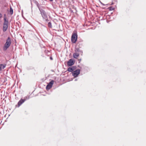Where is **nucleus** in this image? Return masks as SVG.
<instances>
[{
	"instance_id": "11",
	"label": "nucleus",
	"mask_w": 146,
	"mask_h": 146,
	"mask_svg": "<svg viewBox=\"0 0 146 146\" xmlns=\"http://www.w3.org/2000/svg\"><path fill=\"white\" fill-rule=\"evenodd\" d=\"M79 54L78 53H74L73 54V56L74 58H77L79 56Z\"/></svg>"
},
{
	"instance_id": "6",
	"label": "nucleus",
	"mask_w": 146,
	"mask_h": 146,
	"mask_svg": "<svg viewBox=\"0 0 146 146\" xmlns=\"http://www.w3.org/2000/svg\"><path fill=\"white\" fill-rule=\"evenodd\" d=\"M74 62L72 59H70L67 62V65L68 66H70L73 65Z\"/></svg>"
},
{
	"instance_id": "1",
	"label": "nucleus",
	"mask_w": 146,
	"mask_h": 146,
	"mask_svg": "<svg viewBox=\"0 0 146 146\" xmlns=\"http://www.w3.org/2000/svg\"><path fill=\"white\" fill-rule=\"evenodd\" d=\"M11 44V40L10 38L9 37L7 38L6 42L5 44L3 49L4 50H6L9 47Z\"/></svg>"
},
{
	"instance_id": "17",
	"label": "nucleus",
	"mask_w": 146,
	"mask_h": 146,
	"mask_svg": "<svg viewBox=\"0 0 146 146\" xmlns=\"http://www.w3.org/2000/svg\"><path fill=\"white\" fill-rule=\"evenodd\" d=\"M50 59H52V58H50Z\"/></svg>"
},
{
	"instance_id": "2",
	"label": "nucleus",
	"mask_w": 146,
	"mask_h": 146,
	"mask_svg": "<svg viewBox=\"0 0 146 146\" xmlns=\"http://www.w3.org/2000/svg\"><path fill=\"white\" fill-rule=\"evenodd\" d=\"M38 7L40 12V13L43 18L45 19V20L47 21L48 20L47 16L45 11L43 9H40Z\"/></svg>"
},
{
	"instance_id": "8",
	"label": "nucleus",
	"mask_w": 146,
	"mask_h": 146,
	"mask_svg": "<svg viewBox=\"0 0 146 146\" xmlns=\"http://www.w3.org/2000/svg\"><path fill=\"white\" fill-rule=\"evenodd\" d=\"M4 22L3 23V25L8 26V21L6 19V17H5L4 19Z\"/></svg>"
},
{
	"instance_id": "3",
	"label": "nucleus",
	"mask_w": 146,
	"mask_h": 146,
	"mask_svg": "<svg viewBox=\"0 0 146 146\" xmlns=\"http://www.w3.org/2000/svg\"><path fill=\"white\" fill-rule=\"evenodd\" d=\"M77 39V35L76 33L73 34L71 37V41L73 43H75Z\"/></svg>"
},
{
	"instance_id": "10",
	"label": "nucleus",
	"mask_w": 146,
	"mask_h": 146,
	"mask_svg": "<svg viewBox=\"0 0 146 146\" xmlns=\"http://www.w3.org/2000/svg\"><path fill=\"white\" fill-rule=\"evenodd\" d=\"M6 65L5 64H0V71H1L3 69L6 67Z\"/></svg>"
},
{
	"instance_id": "12",
	"label": "nucleus",
	"mask_w": 146,
	"mask_h": 146,
	"mask_svg": "<svg viewBox=\"0 0 146 146\" xmlns=\"http://www.w3.org/2000/svg\"><path fill=\"white\" fill-rule=\"evenodd\" d=\"M8 26L3 25V32H5L8 28Z\"/></svg>"
},
{
	"instance_id": "16",
	"label": "nucleus",
	"mask_w": 146,
	"mask_h": 146,
	"mask_svg": "<svg viewBox=\"0 0 146 146\" xmlns=\"http://www.w3.org/2000/svg\"><path fill=\"white\" fill-rule=\"evenodd\" d=\"M77 80V79H76L75 80V81H76Z\"/></svg>"
},
{
	"instance_id": "7",
	"label": "nucleus",
	"mask_w": 146,
	"mask_h": 146,
	"mask_svg": "<svg viewBox=\"0 0 146 146\" xmlns=\"http://www.w3.org/2000/svg\"><path fill=\"white\" fill-rule=\"evenodd\" d=\"M25 100V99H21L18 103V106H21L23 102H24Z\"/></svg>"
},
{
	"instance_id": "15",
	"label": "nucleus",
	"mask_w": 146,
	"mask_h": 146,
	"mask_svg": "<svg viewBox=\"0 0 146 146\" xmlns=\"http://www.w3.org/2000/svg\"><path fill=\"white\" fill-rule=\"evenodd\" d=\"M2 17V14L0 13V18L1 17Z\"/></svg>"
},
{
	"instance_id": "13",
	"label": "nucleus",
	"mask_w": 146,
	"mask_h": 146,
	"mask_svg": "<svg viewBox=\"0 0 146 146\" xmlns=\"http://www.w3.org/2000/svg\"><path fill=\"white\" fill-rule=\"evenodd\" d=\"M9 12L10 14L11 15L13 13V9L11 6L10 7Z\"/></svg>"
},
{
	"instance_id": "5",
	"label": "nucleus",
	"mask_w": 146,
	"mask_h": 146,
	"mask_svg": "<svg viewBox=\"0 0 146 146\" xmlns=\"http://www.w3.org/2000/svg\"><path fill=\"white\" fill-rule=\"evenodd\" d=\"M53 83V80H52L46 86V89L49 90L51 88Z\"/></svg>"
},
{
	"instance_id": "14",
	"label": "nucleus",
	"mask_w": 146,
	"mask_h": 146,
	"mask_svg": "<svg viewBox=\"0 0 146 146\" xmlns=\"http://www.w3.org/2000/svg\"><path fill=\"white\" fill-rule=\"evenodd\" d=\"M48 26L50 28L52 27V25L51 22H49L48 24Z\"/></svg>"
},
{
	"instance_id": "9",
	"label": "nucleus",
	"mask_w": 146,
	"mask_h": 146,
	"mask_svg": "<svg viewBox=\"0 0 146 146\" xmlns=\"http://www.w3.org/2000/svg\"><path fill=\"white\" fill-rule=\"evenodd\" d=\"M75 69V68L74 66L70 67L68 68V69L67 70L70 72H72Z\"/></svg>"
},
{
	"instance_id": "4",
	"label": "nucleus",
	"mask_w": 146,
	"mask_h": 146,
	"mask_svg": "<svg viewBox=\"0 0 146 146\" xmlns=\"http://www.w3.org/2000/svg\"><path fill=\"white\" fill-rule=\"evenodd\" d=\"M80 70L77 69L76 70L73 71L72 72V75L74 77H76L78 76V75L80 74Z\"/></svg>"
}]
</instances>
